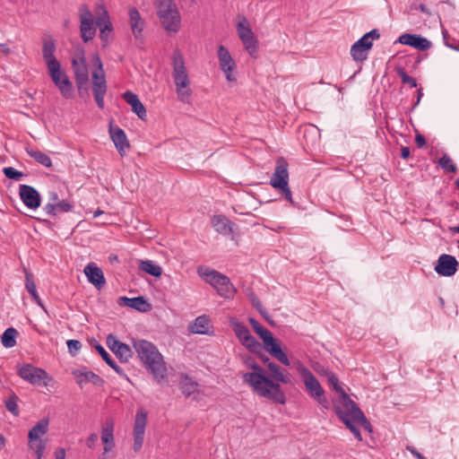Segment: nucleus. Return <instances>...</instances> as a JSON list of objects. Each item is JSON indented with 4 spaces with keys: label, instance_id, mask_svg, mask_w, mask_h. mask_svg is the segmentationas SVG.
I'll return each instance as SVG.
<instances>
[{
    "label": "nucleus",
    "instance_id": "obj_38",
    "mask_svg": "<svg viewBox=\"0 0 459 459\" xmlns=\"http://www.w3.org/2000/svg\"><path fill=\"white\" fill-rule=\"evenodd\" d=\"M26 152L30 157L34 159L39 164H41L47 168H50L52 166L51 159L46 153H44L40 151H38V150H34L30 147H27Z\"/></svg>",
    "mask_w": 459,
    "mask_h": 459
},
{
    "label": "nucleus",
    "instance_id": "obj_17",
    "mask_svg": "<svg viewBox=\"0 0 459 459\" xmlns=\"http://www.w3.org/2000/svg\"><path fill=\"white\" fill-rule=\"evenodd\" d=\"M48 70L51 80L58 88L63 97L65 99L71 98L73 95V84L66 74L61 70V65Z\"/></svg>",
    "mask_w": 459,
    "mask_h": 459
},
{
    "label": "nucleus",
    "instance_id": "obj_59",
    "mask_svg": "<svg viewBox=\"0 0 459 459\" xmlns=\"http://www.w3.org/2000/svg\"><path fill=\"white\" fill-rule=\"evenodd\" d=\"M368 39L372 41L379 38L380 34L377 30H372L369 32L366 33Z\"/></svg>",
    "mask_w": 459,
    "mask_h": 459
},
{
    "label": "nucleus",
    "instance_id": "obj_34",
    "mask_svg": "<svg viewBox=\"0 0 459 459\" xmlns=\"http://www.w3.org/2000/svg\"><path fill=\"white\" fill-rule=\"evenodd\" d=\"M210 320L206 316H200L196 317L190 325L189 331L194 333L204 334L209 330Z\"/></svg>",
    "mask_w": 459,
    "mask_h": 459
},
{
    "label": "nucleus",
    "instance_id": "obj_57",
    "mask_svg": "<svg viewBox=\"0 0 459 459\" xmlns=\"http://www.w3.org/2000/svg\"><path fill=\"white\" fill-rule=\"evenodd\" d=\"M415 143L419 148H422L426 145V139L422 134H417L415 136Z\"/></svg>",
    "mask_w": 459,
    "mask_h": 459
},
{
    "label": "nucleus",
    "instance_id": "obj_7",
    "mask_svg": "<svg viewBox=\"0 0 459 459\" xmlns=\"http://www.w3.org/2000/svg\"><path fill=\"white\" fill-rule=\"evenodd\" d=\"M268 368L269 374L267 378L273 382L274 385H277V390L270 389L268 386H265L271 393L272 396H263L264 398H267L269 400H273V402L284 404L286 402V397L283 391L281 388L280 384H290L291 377L290 375L285 370L281 369L276 363L270 362L266 367Z\"/></svg>",
    "mask_w": 459,
    "mask_h": 459
},
{
    "label": "nucleus",
    "instance_id": "obj_5",
    "mask_svg": "<svg viewBox=\"0 0 459 459\" xmlns=\"http://www.w3.org/2000/svg\"><path fill=\"white\" fill-rule=\"evenodd\" d=\"M173 78L176 84V90L178 100L183 102H188L191 96L189 88V77L183 56L179 51H175L172 56Z\"/></svg>",
    "mask_w": 459,
    "mask_h": 459
},
{
    "label": "nucleus",
    "instance_id": "obj_55",
    "mask_svg": "<svg viewBox=\"0 0 459 459\" xmlns=\"http://www.w3.org/2000/svg\"><path fill=\"white\" fill-rule=\"evenodd\" d=\"M357 42L369 49L372 47V41L368 39L367 34H364L359 40H357Z\"/></svg>",
    "mask_w": 459,
    "mask_h": 459
},
{
    "label": "nucleus",
    "instance_id": "obj_41",
    "mask_svg": "<svg viewBox=\"0 0 459 459\" xmlns=\"http://www.w3.org/2000/svg\"><path fill=\"white\" fill-rule=\"evenodd\" d=\"M18 334L16 329L10 327L7 328L2 335V344L5 348H13L16 344L15 338Z\"/></svg>",
    "mask_w": 459,
    "mask_h": 459
},
{
    "label": "nucleus",
    "instance_id": "obj_33",
    "mask_svg": "<svg viewBox=\"0 0 459 459\" xmlns=\"http://www.w3.org/2000/svg\"><path fill=\"white\" fill-rule=\"evenodd\" d=\"M77 377V383L82 385L83 383H92L95 385H101L103 380L100 376L87 369L77 370L74 372Z\"/></svg>",
    "mask_w": 459,
    "mask_h": 459
},
{
    "label": "nucleus",
    "instance_id": "obj_47",
    "mask_svg": "<svg viewBox=\"0 0 459 459\" xmlns=\"http://www.w3.org/2000/svg\"><path fill=\"white\" fill-rule=\"evenodd\" d=\"M242 43L246 48V50L248 52L250 56H254V54L257 50V40L255 38V35L242 40Z\"/></svg>",
    "mask_w": 459,
    "mask_h": 459
},
{
    "label": "nucleus",
    "instance_id": "obj_42",
    "mask_svg": "<svg viewBox=\"0 0 459 459\" xmlns=\"http://www.w3.org/2000/svg\"><path fill=\"white\" fill-rule=\"evenodd\" d=\"M237 31L241 41L254 36V32L252 31L247 20L245 17H243L242 20L238 22Z\"/></svg>",
    "mask_w": 459,
    "mask_h": 459
},
{
    "label": "nucleus",
    "instance_id": "obj_48",
    "mask_svg": "<svg viewBox=\"0 0 459 459\" xmlns=\"http://www.w3.org/2000/svg\"><path fill=\"white\" fill-rule=\"evenodd\" d=\"M3 173L7 178L17 180V181L20 180L24 176V174L22 172L16 170L13 167L4 168Z\"/></svg>",
    "mask_w": 459,
    "mask_h": 459
},
{
    "label": "nucleus",
    "instance_id": "obj_50",
    "mask_svg": "<svg viewBox=\"0 0 459 459\" xmlns=\"http://www.w3.org/2000/svg\"><path fill=\"white\" fill-rule=\"evenodd\" d=\"M95 349L108 365L112 364L114 359H112L111 355L100 344H96Z\"/></svg>",
    "mask_w": 459,
    "mask_h": 459
},
{
    "label": "nucleus",
    "instance_id": "obj_44",
    "mask_svg": "<svg viewBox=\"0 0 459 459\" xmlns=\"http://www.w3.org/2000/svg\"><path fill=\"white\" fill-rule=\"evenodd\" d=\"M114 353L121 362H127L128 359L132 357L131 348L125 343L119 344Z\"/></svg>",
    "mask_w": 459,
    "mask_h": 459
},
{
    "label": "nucleus",
    "instance_id": "obj_45",
    "mask_svg": "<svg viewBox=\"0 0 459 459\" xmlns=\"http://www.w3.org/2000/svg\"><path fill=\"white\" fill-rule=\"evenodd\" d=\"M438 165L442 168V169H444L446 172H453V173L457 172L456 166L454 164L452 159L446 154H444L439 159Z\"/></svg>",
    "mask_w": 459,
    "mask_h": 459
},
{
    "label": "nucleus",
    "instance_id": "obj_8",
    "mask_svg": "<svg viewBox=\"0 0 459 459\" xmlns=\"http://www.w3.org/2000/svg\"><path fill=\"white\" fill-rule=\"evenodd\" d=\"M157 14L168 32H177L180 28V14L173 0H158Z\"/></svg>",
    "mask_w": 459,
    "mask_h": 459
},
{
    "label": "nucleus",
    "instance_id": "obj_19",
    "mask_svg": "<svg viewBox=\"0 0 459 459\" xmlns=\"http://www.w3.org/2000/svg\"><path fill=\"white\" fill-rule=\"evenodd\" d=\"M458 262L455 256L443 254L437 259L435 271L440 276L450 277L455 274Z\"/></svg>",
    "mask_w": 459,
    "mask_h": 459
},
{
    "label": "nucleus",
    "instance_id": "obj_37",
    "mask_svg": "<svg viewBox=\"0 0 459 459\" xmlns=\"http://www.w3.org/2000/svg\"><path fill=\"white\" fill-rule=\"evenodd\" d=\"M198 384L186 375H182L179 381V388L181 392L189 396L197 390Z\"/></svg>",
    "mask_w": 459,
    "mask_h": 459
},
{
    "label": "nucleus",
    "instance_id": "obj_10",
    "mask_svg": "<svg viewBox=\"0 0 459 459\" xmlns=\"http://www.w3.org/2000/svg\"><path fill=\"white\" fill-rule=\"evenodd\" d=\"M270 185L279 190L287 201L293 204L291 191L289 186L288 163L283 158L277 160L274 172L270 178Z\"/></svg>",
    "mask_w": 459,
    "mask_h": 459
},
{
    "label": "nucleus",
    "instance_id": "obj_18",
    "mask_svg": "<svg viewBox=\"0 0 459 459\" xmlns=\"http://www.w3.org/2000/svg\"><path fill=\"white\" fill-rule=\"evenodd\" d=\"M146 425L147 412L143 409H140L136 411L134 423L133 448L135 452H138L143 446Z\"/></svg>",
    "mask_w": 459,
    "mask_h": 459
},
{
    "label": "nucleus",
    "instance_id": "obj_63",
    "mask_svg": "<svg viewBox=\"0 0 459 459\" xmlns=\"http://www.w3.org/2000/svg\"><path fill=\"white\" fill-rule=\"evenodd\" d=\"M260 358H261L262 361L264 362V364L265 365V367L268 366V363L272 362L271 359L264 355H261Z\"/></svg>",
    "mask_w": 459,
    "mask_h": 459
},
{
    "label": "nucleus",
    "instance_id": "obj_60",
    "mask_svg": "<svg viewBox=\"0 0 459 459\" xmlns=\"http://www.w3.org/2000/svg\"><path fill=\"white\" fill-rule=\"evenodd\" d=\"M56 459H65V450L64 448H58L55 453Z\"/></svg>",
    "mask_w": 459,
    "mask_h": 459
},
{
    "label": "nucleus",
    "instance_id": "obj_6",
    "mask_svg": "<svg viewBox=\"0 0 459 459\" xmlns=\"http://www.w3.org/2000/svg\"><path fill=\"white\" fill-rule=\"evenodd\" d=\"M249 323L256 334L262 339L264 350L282 365L290 366V361L287 354L282 351L273 333L252 317L249 318Z\"/></svg>",
    "mask_w": 459,
    "mask_h": 459
},
{
    "label": "nucleus",
    "instance_id": "obj_61",
    "mask_svg": "<svg viewBox=\"0 0 459 459\" xmlns=\"http://www.w3.org/2000/svg\"><path fill=\"white\" fill-rule=\"evenodd\" d=\"M401 157L403 159H408L410 157V149L408 147H402Z\"/></svg>",
    "mask_w": 459,
    "mask_h": 459
},
{
    "label": "nucleus",
    "instance_id": "obj_20",
    "mask_svg": "<svg viewBox=\"0 0 459 459\" xmlns=\"http://www.w3.org/2000/svg\"><path fill=\"white\" fill-rule=\"evenodd\" d=\"M327 381L330 386L339 394L341 398L340 404H334V411L337 414L338 410H345L350 407L349 402L355 403L352 401L348 394L345 393L344 389L339 383V379L335 374L333 372H327Z\"/></svg>",
    "mask_w": 459,
    "mask_h": 459
},
{
    "label": "nucleus",
    "instance_id": "obj_62",
    "mask_svg": "<svg viewBox=\"0 0 459 459\" xmlns=\"http://www.w3.org/2000/svg\"><path fill=\"white\" fill-rule=\"evenodd\" d=\"M0 48L4 55H8L10 53V48L6 44H0Z\"/></svg>",
    "mask_w": 459,
    "mask_h": 459
},
{
    "label": "nucleus",
    "instance_id": "obj_36",
    "mask_svg": "<svg viewBox=\"0 0 459 459\" xmlns=\"http://www.w3.org/2000/svg\"><path fill=\"white\" fill-rule=\"evenodd\" d=\"M139 269L154 277H160L162 274V268L152 260H141Z\"/></svg>",
    "mask_w": 459,
    "mask_h": 459
},
{
    "label": "nucleus",
    "instance_id": "obj_28",
    "mask_svg": "<svg viewBox=\"0 0 459 459\" xmlns=\"http://www.w3.org/2000/svg\"><path fill=\"white\" fill-rule=\"evenodd\" d=\"M56 43L53 39H44L42 45V56L47 68L60 65L59 61L55 56Z\"/></svg>",
    "mask_w": 459,
    "mask_h": 459
},
{
    "label": "nucleus",
    "instance_id": "obj_27",
    "mask_svg": "<svg viewBox=\"0 0 459 459\" xmlns=\"http://www.w3.org/2000/svg\"><path fill=\"white\" fill-rule=\"evenodd\" d=\"M88 281L98 290H100L106 283L104 274L100 268L94 263L88 264L83 270Z\"/></svg>",
    "mask_w": 459,
    "mask_h": 459
},
{
    "label": "nucleus",
    "instance_id": "obj_54",
    "mask_svg": "<svg viewBox=\"0 0 459 459\" xmlns=\"http://www.w3.org/2000/svg\"><path fill=\"white\" fill-rule=\"evenodd\" d=\"M98 439H99V437H98V434L97 433H91L87 440H86V445L89 448H93L97 442H98Z\"/></svg>",
    "mask_w": 459,
    "mask_h": 459
},
{
    "label": "nucleus",
    "instance_id": "obj_24",
    "mask_svg": "<svg viewBox=\"0 0 459 459\" xmlns=\"http://www.w3.org/2000/svg\"><path fill=\"white\" fill-rule=\"evenodd\" d=\"M96 25L100 28V38L103 47L108 46L111 39L113 27L106 10H103L102 15L97 18Z\"/></svg>",
    "mask_w": 459,
    "mask_h": 459
},
{
    "label": "nucleus",
    "instance_id": "obj_12",
    "mask_svg": "<svg viewBox=\"0 0 459 459\" xmlns=\"http://www.w3.org/2000/svg\"><path fill=\"white\" fill-rule=\"evenodd\" d=\"M17 374L22 379L33 385L48 386L53 381V378L45 369L34 367L29 363L19 366Z\"/></svg>",
    "mask_w": 459,
    "mask_h": 459
},
{
    "label": "nucleus",
    "instance_id": "obj_52",
    "mask_svg": "<svg viewBox=\"0 0 459 459\" xmlns=\"http://www.w3.org/2000/svg\"><path fill=\"white\" fill-rule=\"evenodd\" d=\"M249 299L252 305L258 310V312L265 316V311L264 310L263 305L259 300L258 297L255 294L252 293L249 295Z\"/></svg>",
    "mask_w": 459,
    "mask_h": 459
},
{
    "label": "nucleus",
    "instance_id": "obj_13",
    "mask_svg": "<svg viewBox=\"0 0 459 459\" xmlns=\"http://www.w3.org/2000/svg\"><path fill=\"white\" fill-rule=\"evenodd\" d=\"M297 370L310 396L316 399L320 404L326 407L327 401L324 397L325 391L312 372L302 364L297 367Z\"/></svg>",
    "mask_w": 459,
    "mask_h": 459
},
{
    "label": "nucleus",
    "instance_id": "obj_58",
    "mask_svg": "<svg viewBox=\"0 0 459 459\" xmlns=\"http://www.w3.org/2000/svg\"><path fill=\"white\" fill-rule=\"evenodd\" d=\"M111 368H113L118 375L126 377V374L124 373L123 369L115 362V360L112 362L111 365H108Z\"/></svg>",
    "mask_w": 459,
    "mask_h": 459
},
{
    "label": "nucleus",
    "instance_id": "obj_32",
    "mask_svg": "<svg viewBox=\"0 0 459 459\" xmlns=\"http://www.w3.org/2000/svg\"><path fill=\"white\" fill-rule=\"evenodd\" d=\"M119 305L134 308L137 311L145 312L149 309L150 305L144 297L139 296L135 298L120 297Z\"/></svg>",
    "mask_w": 459,
    "mask_h": 459
},
{
    "label": "nucleus",
    "instance_id": "obj_2",
    "mask_svg": "<svg viewBox=\"0 0 459 459\" xmlns=\"http://www.w3.org/2000/svg\"><path fill=\"white\" fill-rule=\"evenodd\" d=\"M242 359L246 368L251 369L250 372L242 374L243 382L251 387L253 392L257 395L272 396V393L265 388V386H268L270 389L277 390V385H274L273 382L267 378L264 368L259 366L251 356H244Z\"/></svg>",
    "mask_w": 459,
    "mask_h": 459
},
{
    "label": "nucleus",
    "instance_id": "obj_51",
    "mask_svg": "<svg viewBox=\"0 0 459 459\" xmlns=\"http://www.w3.org/2000/svg\"><path fill=\"white\" fill-rule=\"evenodd\" d=\"M67 348L69 352L74 356L82 348V343L78 340H69L67 341Z\"/></svg>",
    "mask_w": 459,
    "mask_h": 459
},
{
    "label": "nucleus",
    "instance_id": "obj_15",
    "mask_svg": "<svg viewBox=\"0 0 459 459\" xmlns=\"http://www.w3.org/2000/svg\"><path fill=\"white\" fill-rule=\"evenodd\" d=\"M80 32L84 42L91 40L96 34V21L86 4L79 7Z\"/></svg>",
    "mask_w": 459,
    "mask_h": 459
},
{
    "label": "nucleus",
    "instance_id": "obj_29",
    "mask_svg": "<svg viewBox=\"0 0 459 459\" xmlns=\"http://www.w3.org/2000/svg\"><path fill=\"white\" fill-rule=\"evenodd\" d=\"M212 225L218 233L224 236L231 234L237 228V225L224 215H214L212 218Z\"/></svg>",
    "mask_w": 459,
    "mask_h": 459
},
{
    "label": "nucleus",
    "instance_id": "obj_43",
    "mask_svg": "<svg viewBox=\"0 0 459 459\" xmlns=\"http://www.w3.org/2000/svg\"><path fill=\"white\" fill-rule=\"evenodd\" d=\"M59 196L56 192L48 193V202L45 204L43 210L48 215L55 216V205L59 202Z\"/></svg>",
    "mask_w": 459,
    "mask_h": 459
},
{
    "label": "nucleus",
    "instance_id": "obj_3",
    "mask_svg": "<svg viewBox=\"0 0 459 459\" xmlns=\"http://www.w3.org/2000/svg\"><path fill=\"white\" fill-rule=\"evenodd\" d=\"M350 407L345 410H338L337 416L351 430L354 437L359 440H362L360 431L358 425L361 426L365 430L371 433L372 426L367 420L362 411L358 407L356 403L349 402Z\"/></svg>",
    "mask_w": 459,
    "mask_h": 459
},
{
    "label": "nucleus",
    "instance_id": "obj_22",
    "mask_svg": "<svg viewBox=\"0 0 459 459\" xmlns=\"http://www.w3.org/2000/svg\"><path fill=\"white\" fill-rule=\"evenodd\" d=\"M19 195L21 200L28 208L35 210L40 206V195L33 186L21 185L19 187Z\"/></svg>",
    "mask_w": 459,
    "mask_h": 459
},
{
    "label": "nucleus",
    "instance_id": "obj_16",
    "mask_svg": "<svg viewBox=\"0 0 459 459\" xmlns=\"http://www.w3.org/2000/svg\"><path fill=\"white\" fill-rule=\"evenodd\" d=\"M230 325L240 342L246 348L252 352L259 353L261 351V343L250 333L248 328L244 324L236 319H231Z\"/></svg>",
    "mask_w": 459,
    "mask_h": 459
},
{
    "label": "nucleus",
    "instance_id": "obj_4",
    "mask_svg": "<svg viewBox=\"0 0 459 459\" xmlns=\"http://www.w3.org/2000/svg\"><path fill=\"white\" fill-rule=\"evenodd\" d=\"M197 273L205 281V282L214 288L217 293L224 299H231L237 292V290L231 283L230 278L216 270L199 266L197 268Z\"/></svg>",
    "mask_w": 459,
    "mask_h": 459
},
{
    "label": "nucleus",
    "instance_id": "obj_56",
    "mask_svg": "<svg viewBox=\"0 0 459 459\" xmlns=\"http://www.w3.org/2000/svg\"><path fill=\"white\" fill-rule=\"evenodd\" d=\"M406 449L417 459H426L417 449L411 446H407Z\"/></svg>",
    "mask_w": 459,
    "mask_h": 459
},
{
    "label": "nucleus",
    "instance_id": "obj_1",
    "mask_svg": "<svg viewBox=\"0 0 459 459\" xmlns=\"http://www.w3.org/2000/svg\"><path fill=\"white\" fill-rule=\"evenodd\" d=\"M133 347L145 368L160 382L166 376L167 368L156 346L146 340L136 339L133 340Z\"/></svg>",
    "mask_w": 459,
    "mask_h": 459
},
{
    "label": "nucleus",
    "instance_id": "obj_21",
    "mask_svg": "<svg viewBox=\"0 0 459 459\" xmlns=\"http://www.w3.org/2000/svg\"><path fill=\"white\" fill-rule=\"evenodd\" d=\"M108 132L118 153L122 157L125 156L130 148V143L125 131L118 126H114L110 123Z\"/></svg>",
    "mask_w": 459,
    "mask_h": 459
},
{
    "label": "nucleus",
    "instance_id": "obj_39",
    "mask_svg": "<svg viewBox=\"0 0 459 459\" xmlns=\"http://www.w3.org/2000/svg\"><path fill=\"white\" fill-rule=\"evenodd\" d=\"M368 50L369 48L356 41L351 48V55L355 61H364L368 57Z\"/></svg>",
    "mask_w": 459,
    "mask_h": 459
},
{
    "label": "nucleus",
    "instance_id": "obj_31",
    "mask_svg": "<svg viewBox=\"0 0 459 459\" xmlns=\"http://www.w3.org/2000/svg\"><path fill=\"white\" fill-rule=\"evenodd\" d=\"M128 15L132 33L134 34L136 39H139L142 37V31L143 30L144 22L142 19L140 13L135 7H132L129 9Z\"/></svg>",
    "mask_w": 459,
    "mask_h": 459
},
{
    "label": "nucleus",
    "instance_id": "obj_40",
    "mask_svg": "<svg viewBox=\"0 0 459 459\" xmlns=\"http://www.w3.org/2000/svg\"><path fill=\"white\" fill-rule=\"evenodd\" d=\"M18 401L19 397L13 392H11L9 396L4 400L6 410L13 416H18L20 414Z\"/></svg>",
    "mask_w": 459,
    "mask_h": 459
},
{
    "label": "nucleus",
    "instance_id": "obj_35",
    "mask_svg": "<svg viewBox=\"0 0 459 459\" xmlns=\"http://www.w3.org/2000/svg\"><path fill=\"white\" fill-rule=\"evenodd\" d=\"M25 278H26V283L25 288L27 291L31 295L33 300L45 311L47 312V309L45 306L42 303L41 299L38 295L37 290H36V284L32 279V274L30 273L26 272L25 273Z\"/></svg>",
    "mask_w": 459,
    "mask_h": 459
},
{
    "label": "nucleus",
    "instance_id": "obj_23",
    "mask_svg": "<svg viewBox=\"0 0 459 459\" xmlns=\"http://www.w3.org/2000/svg\"><path fill=\"white\" fill-rule=\"evenodd\" d=\"M218 57L220 62L221 69L226 74V78L230 82H233L236 78L233 76L232 72L235 68V62L232 59L230 52L223 46H220L218 48Z\"/></svg>",
    "mask_w": 459,
    "mask_h": 459
},
{
    "label": "nucleus",
    "instance_id": "obj_49",
    "mask_svg": "<svg viewBox=\"0 0 459 459\" xmlns=\"http://www.w3.org/2000/svg\"><path fill=\"white\" fill-rule=\"evenodd\" d=\"M73 205L65 201V200H60L56 205H55V215L56 212H68L72 210Z\"/></svg>",
    "mask_w": 459,
    "mask_h": 459
},
{
    "label": "nucleus",
    "instance_id": "obj_46",
    "mask_svg": "<svg viewBox=\"0 0 459 459\" xmlns=\"http://www.w3.org/2000/svg\"><path fill=\"white\" fill-rule=\"evenodd\" d=\"M396 72L403 83L409 84L412 88H416L418 86L416 80L408 75L403 67H397Z\"/></svg>",
    "mask_w": 459,
    "mask_h": 459
},
{
    "label": "nucleus",
    "instance_id": "obj_11",
    "mask_svg": "<svg viewBox=\"0 0 459 459\" xmlns=\"http://www.w3.org/2000/svg\"><path fill=\"white\" fill-rule=\"evenodd\" d=\"M48 419H41L28 433L29 447L35 451L37 459H42L47 446V440L42 437L48 430Z\"/></svg>",
    "mask_w": 459,
    "mask_h": 459
},
{
    "label": "nucleus",
    "instance_id": "obj_53",
    "mask_svg": "<svg viewBox=\"0 0 459 459\" xmlns=\"http://www.w3.org/2000/svg\"><path fill=\"white\" fill-rule=\"evenodd\" d=\"M107 342L108 344V347L110 350L115 352L117 350V347L119 346V344H122L123 342L117 341L115 337L112 335H109L107 339Z\"/></svg>",
    "mask_w": 459,
    "mask_h": 459
},
{
    "label": "nucleus",
    "instance_id": "obj_64",
    "mask_svg": "<svg viewBox=\"0 0 459 459\" xmlns=\"http://www.w3.org/2000/svg\"><path fill=\"white\" fill-rule=\"evenodd\" d=\"M419 9L424 13L430 14L429 10L422 4L419 5Z\"/></svg>",
    "mask_w": 459,
    "mask_h": 459
},
{
    "label": "nucleus",
    "instance_id": "obj_26",
    "mask_svg": "<svg viewBox=\"0 0 459 459\" xmlns=\"http://www.w3.org/2000/svg\"><path fill=\"white\" fill-rule=\"evenodd\" d=\"M398 42L403 45L413 47L419 50L424 51L431 47V42L420 35L404 33L398 39Z\"/></svg>",
    "mask_w": 459,
    "mask_h": 459
},
{
    "label": "nucleus",
    "instance_id": "obj_14",
    "mask_svg": "<svg viewBox=\"0 0 459 459\" xmlns=\"http://www.w3.org/2000/svg\"><path fill=\"white\" fill-rule=\"evenodd\" d=\"M79 96L89 97V72L83 56L72 60Z\"/></svg>",
    "mask_w": 459,
    "mask_h": 459
},
{
    "label": "nucleus",
    "instance_id": "obj_30",
    "mask_svg": "<svg viewBox=\"0 0 459 459\" xmlns=\"http://www.w3.org/2000/svg\"><path fill=\"white\" fill-rule=\"evenodd\" d=\"M123 99L132 107V110L140 119L143 120L146 117V109L135 93L127 91L123 93Z\"/></svg>",
    "mask_w": 459,
    "mask_h": 459
},
{
    "label": "nucleus",
    "instance_id": "obj_9",
    "mask_svg": "<svg viewBox=\"0 0 459 459\" xmlns=\"http://www.w3.org/2000/svg\"><path fill=\"white\" fill-rule=\"evenodd\" d=\"M92 65L96 69L91 73L92 93L95 101L100 108H104V97L107 92V81L101 59L98 54L91 58Z\"/></svg>",
    "mask_w": 459,
    "mask_h": 459
},
{
    "label": "nucleus",
    "instance_id": "obj_25",
    "mask_svg": "<svg viewBox=\"0 0 459 459\" xmlns=\"http://www.w3.org/2000/svg\"><path fill=\"white\" fill-rule=\"evenodd\" d=\"M114 425V420L111 418L107 419L102 424L101 441L104 444V453L110 452L115 446Z\"/></svg>",
    "mask_w": 459,
    "mask_h": 459
}]
</instances>
